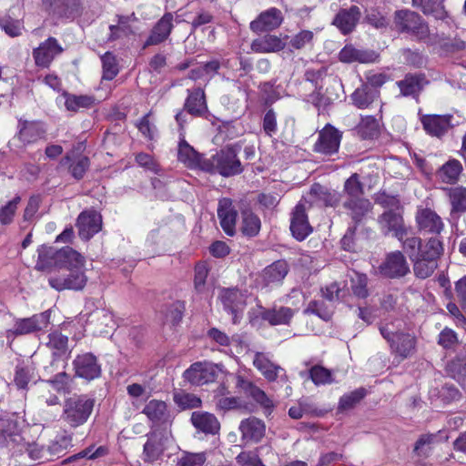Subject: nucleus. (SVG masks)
Returning a JSON list of instances; mask_svg holds the SVG:
<instances>
[{"label": "nucleus", "mask_w": 466, "mask_h": 466, "mask_svg": "<svg viewBox=\"0 0 466 466\" xmlns=\"http://www.w3.org/2000/svg\"><path fill=\"white\" fill-rule=\"evenodd\" d=\"M343 206L349 210L350 216L355 222L361 221L370 212L372 208L370 200L364 198H348Z\"/></svg>", "instance_id": "nucleus-35"}, {"label": "nucleus", "mask_w": 466, "mask_h": 466, "mask_svg": "<svg viewBox=\"0 0 466 466\" xmlns=\"http://www.w3.org/2000/svg\"><path fill=\"white\" fill-rule=\"evenodd\" d=\"M103 67V78L112 80L119 72V66L116 57L110 52L105 53L101 56Z\"/></svg>", "instance_id": "nucleus-51"}, {"label": "nucleus", "mask_w": 466, "mask_h": 466, "mask_svg": "<svg viewBox=\"0 0 466 466\" xmlns=\"http://www.w3.org/2000/svg\"><path fill=\"white\" fill-rule=\"evenodd\" d=\"M339 60L344 63H371L374 62L377 55L374 52L359 50L351 46H346L339 54Z\"/></svg>", "instance_id": "nucleus-36"}, {"label": "nucleus", "mask_w": 466, "mask_h": 466, "mask_svg": "<svg viewBox=\"0 0 466 466\" xmlns=\"http://www.w3.org/2000/svg\"><path fill=\"white\" fill-rule=\"evenodd\" d=\"M50 311L46 310L30 318L20 319L15 321L14 329L9 332L14 335H25L45 329L50 324Z\"/></svg>", "instance_id": "nucleus-10"}, {"label": "nucleus", "mask_w": 466, "mask_h": 466, "mask_svg": "<svg viewBox=\"0 0 466 466\" xmlns=\"http://www.w3.org/2000/svg\"><path fill=\"white\" fill-rule=\"evenodd\" d=\"M218 216L220 219V226L228 236L236 232L237 211L232 207V201L228 198L219 200Z\"/></svg>", "instance_id": "nucleus-26"}, {"label": "nucleus", "mask_w": 466, "mask_h": 466, "mask_svg": "<svg viewBox=\"0 0 466 466\" xmlns=\"http://www.w3.org/2000/svg\"><path fill=\"white\" fill-rule=\"evenodd\" d=\"M37 252L38 259L35 264L37 270L50 271L55 268H59L58 249L43 245L38 248Z\"/></svg>", "instance_id": "nucleus-33"}, {"label": "nucleus", "mask_w": 466, "mask_h": 466, "mask_svg": "<svg viewBox=\"0 0 466 466\" xmlns=\"http://www.w3.org/2000/svg\"><path fill=\"white\" fill-rule=\"evenodd\" d=\"M90 324H95L99 333H108L106 328H113L114 319L113 315L106 309H97L93 311L88 319Z\"/></svg>", "instance_id": "nucleus-44"}, {"label": "nucleus", "mask_w": 466, "mask_h": 466, "mask_svg": "<svg viewBox=\"0 0 466 466\" xmlns=\"http://www.w3.org/2000/svg\"><path fill=\"white\" fill-rule=\"evenodd\" d=\"M451 116L429 115L421 118V123L428 134L440 137L451 127Z\"/></svg>", "instance_id": "nucleus-29"}, {"label": "nucleus", "mask_w": 466, "mask_h": 466, "mask_svg": "<svg viewBox=\"0 0 466 466\" xmlns=\"http://www.w3.org/2000/svg\"><path fill=\"white\" fill-rule=\"evenodd\" d=\"M177 155L179 161L186 166L201 169V164L205 158H202L185 140L179 143Z\"/></svg>", "instance_id": "nucleus-43"}, {"label": "nucleus", "mask_w": 466, "mask_h": 466, "mask_svg": "<svg viewBox=\"0 0 466 466\" xmlns=\"http://www.w3.org/2000/svg\"><path fill=\"white\" fill-rule=\"evenodd\" d=\"M94 408V400L86 395L73 396L65 401L62 419L72 428L83 425Z\"/></svg>", "instance_id": "nucleus-2"}, {"label": "nucleus", "mask_w": 466, "mask_h": 466, "mask_svg": "<svg viewBox=\"0 0 466 466\" xmlns=\"http://www.w3.org/2000/svg\"><path fill=\"white\" fill-rule=\"evenodd\" d=\"M164 451L163 437L160 432H153L144 445V454L148 461L157 460Z\"/></svg>", "instance_id": "nucleus-41"}, {"label": "nucleus", "mask_w": 466, "mask_h": 466, "mask_svg": "<svg viewBox=\"0 0 466 466\" xmlns=\"http://www.w3.org/2000/svg\"><path fill=\"white\" fill-rule=\"evenodd\" d=\"M135 20H137V17L134 13L130 15H119L117 25H112L109 26L111 32L109 39L114 40L120 37V32L127 34L130 31L129 22Z\"/></svg>", "instance_id": "nucleus-57"}, {"label": "nucleus", "mask_w": 466, "mask_h": 466, "mask_svg": "<svg viewBox=\"0 0 466 466\" xmlns=\"http://www.w3.org/2000/svg\"><path fill=\"white\" fill-rule=\"evenodd\" d=\"M288 272L289 267L286 261H275L263 270L260 276L262 287L268 288L281 284Z\"/></svg>", "instance_id": "nucleus-25"}, {"label": "nucleus", "mask_w": 466, "mask_h": 466, "mask_svg": "<svg viewBox=\"0 0 466 466\" xmlns=\"http://www.w3.org/2000/svg\"><path fill=\"white\" fill-rule=\"evenodd\" d=\"M366 390L363 388L355 390L350 393L344 394L339 401L338 410L340 412L347 411L355 407L364 397Z\"/></svg>", "instance_id": "nucleus-47"}, {"label": "nucleus", "mask_w": 466, "mask_h": 466, "mask_svg": "<svg viewBox=\"0 0 466 466\" xmlns=\"http://www.w3.org/2000/svg\"><path fill=\"white\" fill-rule=\"evenodd\" d=\"M351 280V289L352 292L355 296L364 299L368 296V278L364 274H360L358 272H353L350 276Z\"/></svg>", "instance_id": "nucleus-59"}, {"label": "nucleus", "mask_w": 466, "mask_h": 466, "mask_svg": "<svg viewBox=\"0 0 466 466\" xmlns=\"http://www.w3.org/2000/svg\"><path fill=\"white\" fill-rule=\"evenodd\" d=\"M293 316L294 310L288 307L274 308L262 313V319L271 325L288 324Z\"/></svg>", "instance_id": "nucleus-39"}, {"label": "nucleus", "mask_w": 466, "mask_h": 466, "mask_svg": "<svg viewBox=\"0 0 466 466\" xmlns=\"http://www.w3.org/2000/svg\"><path fill=\"white\" fill-rule=\"evenodd\" d=\"M191 422L199 431L215 435L219 431L220 423L217 417L207 411H194L191 414Z\"/></svg>", "instance_id": "nucleus-28"}, {"label": "nucleus", "mask_w": 466, "mask_h": 466, "mask_svg": "<svg viewBox=\"0 0 466 466\" xmlns=\"http://www.w3.org/2000/svg\"><path fill=\"white\" fill-rule=\"evenodd\" d=\"M442 252V242L437 238H431L423 247L422 255L411 260L415 275L420 279L430 277L436 269L437 259Z\"/></svg>", "instance_id": "nucleus-3"}, {"label": "nucleus", "mask_w": 466, "mask_h": 466, "mask_svg": "<svg viewBox=\"0 0 466 466\" xmlns=\"http://www.w3.org/2000/svg\"><path fill=\"white\" fill-rule=\"evenodd\" d=\"M283 15L279 9L271 7L262 13L250 23V30L254 33L272 31L280 26Z\"/></svg>", "instance_id": "nucleus-15"}, {"label": "nucleus", "mask_w": 466, "mask_h": 466, "mask_svg": "<svg viewBox=\"0 0 466 466\" xmlns=\"http://www.w3.org/2000/svg\"><path fill=\"white\" fill-rule=\"evenodd\" d=\"M236 388L240 393L250 397L266 411L271 412L274 408L273 400L266 394L264 390L258 388L252 381L238 375L236 377Z\"/></svg>", "instance_id": "nucleus-8"}, {"label": "nucleus", "mask_w": 466, "mask_h": 466, "mask_svg": "<svg viewBox=\"0 0 466 466\" xmlns=\"http://www.w3.org/2000/svg\"><path fill=\"white\" fill-rule=\"evenodd\" d=\"M73 365L76 376L87 380L99 377L101 373L100 365L97 363L96 358L91 353L78 355Z\"/></svg>", "instance_id": "nucleus-20"}, {"label": "nucleus", "mask_w": 466, "mask_h": 466, "mask_svg": "<svg viewBox=\"0 0 466 466\" xmlns=\"http://www.w3.org/2000/svg\"><path fill=\"white\" fill-rule=\"evenodd\" d=\"M394 23L399 31L410 34L418 40H425L430 35L428 25L420 15L413 11H397L394 16Z\"/></svg>", "instance_id": "nucleus-4"}, {"label": "nucleus", "mask_w": 466, "mask_h": 466, "mask_svg": "<svg viewBox=\"0 0 466 466\" xmlns=\"http://www.w3.org/2000/svg\"><path fill=\"white\" fill-rule=\"evenodd\" d=\"M65 106L67 110L76 112L79 109L89 108L93 106L95 98L91 96H76L65 94Z\"/></svg>", "instance_id": "nucleus-46"}, {"label": "nucleus", "mask_w": 466, "mask_h": 466, "mask_svg": "<svg viewBox=\"0 0 466 466\" xmlns=\"http://www.w3.org/2000/svg\"><path fill=\"white\" fill-rule=\"evenodd\" d=\"M285 38L275 35H266L252 41L251 49L256 53H276L283 50L287 42Z\"/></svg>", "instance_id": "nucleus-27"}, {"label": "nucleus", "mask_w": 466, "mask_h": 466, "mask_svg": "<svg viewBox=\"0 0 466 466\" xmlns=\"http://www.w3.org/2000/svg\"><path fill=\"white\" fill-rule=\"evenodd\" d=\"M102 217L95 210L83 211L77 218L78 234L83 239L91 238L101 229Z\"/></svg>", "instance_id": "nucleus-18"}, {"label": "nucleus", "mask_w": 466, "mask_h": 466, "mask_svg": "<svg viewBox=\"0 0 466 466\" xmlns=\"http://www.w3.org/2000/svg\"><path fill=\"white\" fill-rule=\"evenodd\" d=\"M341 134L338 129L327 125L319 134L314 150L323 155H331L339 150Z\"/></svg>", "instance_id": "nucleus-12"}, {"label": "nucleus", "mask_w": 466, "mask_h": 466, "mask_svg": "<svg viewBox=\"0 0 466 466\" xmlns=\"http://www.w3.org/2000/svg\"><path fill=\"white\" fill-rule=\"evenodd\" d=\"M173 399L175 403L182 410L195 409L201 405L200 398L181 390L174 392Z\"/></svg>", "instance_id": "nucleus-49"}, {"label": "nucleus", "mask_w": 466, "mask_h": 466, "mask_svg": "<svg viewBox=\"0 0 466 466\" xmlns=\"http://www.w3.org/2000/svg\"><path fill=\"white\" fill-rule=\"evenodd\" d=\"M358 129L363 138H372L379 133V123L374 116H367L361 118Z\"/></svg>", "instance_id": "nucleus-54"}, {"label": "nucleus", "mask_w": 466, "mask_h": 466, "mask_svg": "<svg viewBox=\"0 0 466 466\" xmlns=\"http://www.w3.org/2000/svg\"><path fill=\"white\" fill-rule=\"evenodd\" d=\"M378 223L384 234L392 233L399 240H402L403 237L407 235L403 218L395 211H385L379 217Z\"/></svg>", "instance_id": "nucleus-21"}, {"label": "nucleus", "mask_w": 466, "mask_h": 466, "mask_svg": "<svg viewBox=\"0 0 466 466\" xmlns=\"http://www.w3.org/2000/svg\"><path fill=\"white\" fill-rule=\"evenodd\" d=\"M47 347L54 351L55 355H63L68 350V339L60 332L55 331L49 334Z\"/></svg>", "instance_id": "nucleus-52"}, {"label": "nucleus", "mask_w": 466, "mask_h": 466, "mask_svg": "<svg viewBox=\"0 0 466 466\" xmlns=\"http://www.w3.org/2000/svg\"><path fill=\"white\" fill-rule=\"evenodd\" d=\"M377 96L378 92L370 89L368 86L357 88L351 95L353 104L359 108H367Z\"/></svg>", "instance_id": "nucleus-45"}, {"label": "nucleus", "mask_w": 466, "mask_h": 466, "mask_svg": "<svg viewBox=\"0 0 466 466\" xmlns=\"http://www.w3.org/2000/svg\"><path fill=\"white\" fill-rule=\"evenodd\" d=\"M305 313L308 314H315L319 316L320 319L328 321L331 319L333 314V309L331 307L327 306L322 301H310L305 309Z\"/></svg>", "instance_id": "nucleus-60"}, {"label": "nucleus", "mask_w": 466, "mask_h": 466, "mask_svg": "<svg viewBox=\"0 0 466 466\" xmlns=\"http://www.w3.org/2000/svg\"><path fill=\"white\" fill-rule=\"evenodd\" d=\"M382 275L389 278L403 277L410 272L409 264L400 251L389 254L385 261L380 266Z\"/></svg>", "instance_id": "nucleus-17"}, {"label": "nucleus", "mask_w": 466, "mask_h": 466, "mask_svg": "<svg viewBox=\"0 0 466 466\" xmlns=\"http://www.w3.org/2000/svg\"><path fill=\"white\" fill-rule=\"evenodd\" d=\"M314 34L310 30H301L293 35L289 42V46L290 50H300L312 44Z\"/></svg>", "instance_id": "nucleus-58"}, {"label": "nucleus", "mask_w": 466, "mask_h": 466, "mask_svg": "<svg viewBox=\"0 0 466 466\" xmlns=\"http://www.w3.org/2000/svg\"><path fill=\"white\" fill-rule=\"evenodd\" d=\"M35 378V368L32 364L18 365L15 370L14 382L18 389H25Z\"/></svg>", "instance_id": "nucleus-48"}, {"label": "nucleus", "mask_w": 466, "mask_h": 466, "mask_svg": "<svg viewBox=\"0 0 466 466\" xmlns=\"http://www.w3.org/2000/svg\"><path fill=\"white\" fill-rule=\"evenodd\" d=\"M46 129L41 122L19 119L17 133L9 144L16 147H23L35 143L44 137Z\"/></svg>", "instance_id": "nucleus-6"}, {"label": "nucleus", "mask_w": 466, "mask_h": 466, "mask_svg": "<svg viewBox=\"0 0 466 466\" xmlns=\"http://www.w3.org/2000/svg\"><path fill=\"white\" fill-rule=\"evenodd\" d=\"M261 223L259 218L250 211H244L242 213V232L248 236L254 237L258 234Z\"/></svg>", "instance_id": "nucleus-50"}, {"label": "nucleus", "mask_w": 466, "mask_h": 466, "mask_svg": "<svg viewBox=\"0 0 466 466\" xmlns=\"http://www.w3.org/2000/svg\"><path fill=\"white\" fill-rule=\"evenodd\" d=\"M219 299L224 306V309L233 315V323L239 321V313L246 307V296L238 289H223L219 293Z\"/></svg>", "instance_id": "nucleus-9"}, {"label": "nucleus", "mask_w": 466, "mask_h": 466, "mask_svg": "<svg viewBox=\"0 0 466 466\" xmlns=\"http://www.w3.org/2000/svg\"><path fill=\"white\" fill-rule=\"evenodd\" d=\"M184 378L194 385H203L215 380L213 366L208 362H196L184 372Z\"/></svg>", "instance_id": "nucleus-22"}, {"label": "nucleus", "mask_w": 466, "mask_h": 466, "mask_svg": "<svg viewBox=\"0 0 466 466\" xmlns=\"http://www.w3.org/2000/svg\"><path fill=\"white\" fill-rule=\"evenodd\" d=\"M72 443V437L69 435H59L51 441L47 447V452L50 455L59 456L67 450Z\"/></svg>", "instance_id": "nucleus-62"}, {"label": "nucleus", "mask_w": 466, "mask_h": 466, "mask_svg": "<svg viewBox=\"0 0 466 466\" xmlns=\"http://www.w3.org/2000/svg\"><path fill=\"white\" fill-rule=\"evenodd\" d=\"M86 277L82 270H70L66 276H54L48 279L49 285L58 290L64 289H82L86 283Z\"/></svg>", "instance_id": "nucleus-16"}, {"label": "nucleus", "mask_w": 466, "mask_h": 466, "mask_svg": "<svg viewBox=\"0 0 466 466\" xmlns=\"http://www.w3.org/2000/svg\"><path fill=\"white\" fill-rule=\"evenodd\" d=\"M427 83L423 75H407L404 79L398 81L397 85L404 96H417Z\"/></svg>", "instance_id": "nucleus-37"}, {"label": "nucleus", "mask_w": 466, "mask_h": 466, "mask_svg": "<svg viewBox=\"0 0 466 466\" xmlns=\"http://www.w3.org/2000/svg\"><path fill=\"white\" fill-rule=\"evenodd\" d=\"M59 268H67L69 270H81L85 265V258L80 253L70 247H65L58 249L57 254Z\"/></svg>", "instance_id": "nucleus-31"}, {"label": "nucleus", "mask_w": 466, "mask_h": 466, "mask_svg": "<svg viewBox=\"0 0 466 466\" xmlns=\"http://www.w3.org/2000/svg\"><path fill=\"white\" fill-rule=\"evenodd\" d=\"M360 17V10L352 5L349 9L340 10L333 20L335 25L343 34L351 32Z\"/></svg>", "instance_id": "nucleus-30"}, {"label": "nucleus", "mask_w": 466, "mask_h": 466, "mask_svg": "<svg viewBox=\"0 0 466 466\" xmlns=\"http://www.w3.org/2000/svg\"><path fill=\"white\" fill-rule=\"evenodd\" d=\"M50 14L62 18H74L78 14V0H42Z\"/></svg>", "instance_id": "nucleus-24"}, {"label": "nucleus", "mask_w": 466, "mask_h": 466, "mask_svg": "<svg viewBox=\"0 0 466 466\" xmlns=\"http://www.w3.org/2000/svg\"><path fill=\"white\" fill-rule=\"evenodd\" d=\"M184 108L192 116H203L208 111L204 91L201 88H197L189 92Z\"/></svg>", "instance_id": "nucleus-34"}, {"label": "nucleus", "mask_w": 466, "mask_h": 466, "mask_svg": "<svg viewBox=\"0 0 466 466\" xmlns=\"http://www.w3.org/2000/svg\"><path fill=\"white\" fill-rule=\"evenodd\" d=\"M309 377L317 386L330 384L334 381L331 370L319 365H315L309 370Z\"/></svg>", "instance_id": "nucleus-55"}, {"label": "nucleus", "mask_w": 466, "mask_h": 466, "mask_svg": "<svg viewBox=\"0 0 466 466\" xmlns=\"http://www.w3.org/2000/svg\"><path fill=\"white\" fill-rule=\"evenodd\" d=\"M238 431L246 444L258 443L266 434V424L262 420L251 416L240 421Z\"/></svg>", "instance_id": "nucleus-13"}, {"label": "nucleus", "mask_w": 466, "mask_h": 466, "mask_svg": "<svg viewBox=\"0 0 466 466\" xmlns=\"http://www.w3.org/2000/svg\"><path fill=\"white\" fill-rule=\"evenodd\" d=\"M451 370L454 372V378L466 390V355L458 356L452 360Z\"/></svg>", "instance_id": "nucleus-63"}, {"label": "nucleus", "mask_w": 466, "mask_h": 466, "mask_svg": "<svg viewBox=\"0 0 466 466\" xmlns=\"http://www.w3.org/2000/svg\"><path fill=\"white\" fill-rule=\"evenodd\" d=\"M412 5L420 8L425 15H431L436 19L442 20L447 16L443 0H412Z\"/></svg>", "instance_id": "nucleus-42"}, {"label": "nucleus", "mask_w": 466, "mask_h": 466, "mask_svg": "<svg viewBox=\"0 0 466 466\" xmlns=\"http://www.w3.org/2000/svg\"><path fill=\"white\" fill-rule=\"evenodd\" d=\"M381 335L388 340L391 350L402 360L410 357L416 350V338L404 332H394L390 327L380 329Z\"/></svg>", "instance_id": "nucleus-5"}, {"label": "nucleus", "mask_w": 466, "mask_h": 466, "mask_svg": "<svg viewBox=\"0 0 466 466\" xmlns=\"http://www.w3.org/2000/svg\"><path fill=\"white\" fill-rule=\"evenodd\" d=\"M63 51V47L55 37H48L33 50V57L37 66L46 68Z\"/></svg>", "instance_id": "nucleus-11"}, {"label": "nucleus", "mask_w": 466, "mask_h": 466, "mask_svg": "<svg viewBox=\"0 0 466 466\" xmlns=\"http://www.w3.org/2000/svg\"><path fill=\"white\" fill-rule=\"evenodd\" d=\"M20 202L21 198L16 196L0 208V223L2 225H8L13 221Z\"/></svg>", "instance_id": "nucleus-61"}, {"label": "nucleus", "mask_w": 466, "mask_h": 466, "mask_svg": "<svg viewBox=\"0 0 466 466\" xmlns=\"http://www.w3.org/2000/svg\"><path fill=\"white\" fill-rule=\"evenodd\" d=\"M206 460L205 452L184 451L177 460V466H203Z\"/></svg>", "instance_id": "nucleus-64"}, {"label": "nucleus", "mask_w": 466, "mask_h": 466, "mask_svg": "<svg viewBox=\"0 0 466 466\" xmlns=\"http://www.w3.org/2000/svg\"><path fill=\"white\" fill-rule=\"evenodd\" d=\"M201 169L210 173H218L223 177L237 175L242 171L241 163L233 147H227L209 158H205Z\"/></svg>", "instance_id": "nucleus-1"}, {"label": "nucleus", "mask_w": 466, "mask_h": 466, "mask_svg": "<svg viewBox=\"0 0 466 466\" xmlns=\"http://www.w3.org/2000/svg\"><path fill=\"white\" fill-rule=\"evenodd\" d=\"M416 222L420 231L439 235L444 228L441 218L431 208H420L416 214Z\"/></svg>", "instance_id": "nucleus-19"}, {"label": "nucleus", "mask_w": 466, "mask_h": 466, "mask_svg": "<svg viewBox=\"0 0 466 466\" xmlns=\"http://www.w3.org/2000/svg\"><path fill=\"white\" fill-rule=\"evenodd\" d=\"M307 203H323L326 206H333L337 201L336 195L329 192L326 187L319 184H314L309 192L304 198Z\"/></svg>", "instance_id": "nucleus-38"}, {"label": "nucleus", "mask_w": 466, "mask_h": 466, "mask_svg": "<svg viewBox=\"0 0 466 466\" xmlns=\"http://www.w3.org/2000/svg\"><path fill=\"white\" fill-rule=\"evenodd\" d=\"M173 18L172 13H166L152 28L143 47L147 48L149 46H156L164 42L173 29Z\"/></svg>", "instance_id": "nucleus-23"}, {"label": "nucleus", "mask_w": 466, "mask_h": 466, "mask_svg": "<svg viewBox=\"0 0 466 466\" xmlns=\"http://www.w3.org/2000/svg\"><path fill=\"white\" fill-rule=\"evenodd\" d=\"M400 241L402 242V248L404 252L411 260L422 255L424 246H422L421 239L420 238L414 236L405 238L404 236Z\"/></svg>", "instance_id": "nucleus-53"}, {"label": "nucleus", "mask_w": 466, "mask_h": 466, "mask_svg": "<svg viewBox=\"0 0 466 466\" xmlns=\"http://www.w3.org/2000/svg\"><path fill=\"white\" fill-rule=\"evenodd\" d=\"M143 413L155 423L166 421L168 418L166 403L157 400H152L147 403Z\"/></svg>", "instance_id": "nucleus-40"}, {"label": "nucleus", "mask_w": 466, "mask_h": 466, "mask_svg": "<svg viewBox=\"0 0 466 466\" xmlns=\"http://www.w3.org/2000/svg\"><path fill=\"white\" fill-rule=\"evenodd\" d=\"M449 197L452 213L466 211V188H452L450 190Z\"/></svg>", "instance_id": "nucleus-56"}, {"label": "nucleus", "mask_w": 466, "mask_h": 466, "mask_svg": "<svg viewBox=\"0 0 466 466\" xmlns=\"http://www.w3.org/2000/svg\"><path fill=\"white\" fill-rule=\"evenodd\" d=\"M289 228L292 236L299 241L304 240L312 232V227L306 214V207L302 202L295 207L291 214Z\"/></svg>", "instance_id": "nucleus-14"}, {"label": "nucleus", "mask_w": 466, "mask_h": 466, "mask_svg": "<svg viewBox=\"0 0 466 466\" xmlns=\"http://www.w3.org/2000/svg\"><path fill=\"white\" fill-rule=\"evenodd\" d=\"M462 169V165L459 160L450 159L437 170L436 177L442 183L455 184L458 182Z\"/></svg>", "instance_id": "nucleus-32"}, {"label": "nucleus", "mask_w": 466, "mask_h": 466, "mask_svg": "<svg viewBox=\"0 0 466 466\" xmlns=\"http://www.w3.org/2000/svg\"><path fill=\"white\" fill-rule=\"evenodd\" d=\"M252 362L254 367L268 381H275L278 379L284 382L288 381L286 370L279 365L273 362L268 354L264 352H256Z\"/></svg>", "instance_id": "nucleus-7"}]
</instances>
